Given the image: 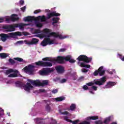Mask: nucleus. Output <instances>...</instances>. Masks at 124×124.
Segmentation results:
<instances>
[{
  "label": "nucleus",
  "mask_w": 124,
  "mask_h": 124,
  "mask_svg": "<svg viewBox=\"0 0 124 124\" xmlns=\"http://www.w3.org/2000/svg\"><path fill=\"white\" fill-rule=\"evenodd\" d=\"M118 56H119L120 59H121V61H123L124 62V56L123 57H122V55L120 54H118Z\"/></svg>",
  "instance_id": "obj_38"
},
{
  "label": "nucleus",
  "mask_w": 124,
  "mask_h": 124,
  "mask_svg": "<svg viewBox=\"0 0 124 124\" xmlns=\"http://www.w3.org/2000/svg\"><path fill=\"white\" fill-rule=\"evenodd\" d=\"M39 104H41L40 102H37V103L35 104V106H37L38 105H39Z\"/></svg>",
  "instance_id": "obj_49"
},
{
  "label": "nucleus",
  "mask_w": 124,
  "mask_h": 124,
  "mask_svg": "<svg viewBox=\"0 0 124 124\" xmlns=\"http://www.w3.org/2000/svg\"><path fill=\"white\" fill-rule=\"evenodd\" d=\"M28 82L31 83L33 86H37L39 87V86H44V85H48V80H33L31 79H28Z\"/></svg>",
  "instance_id": "obj_9"
},
{
  "label": "nucleus",
  "mask_w": 124,
  "mask_h": 124,
  "mask_svg": "<svg viewBox=\"0 0 124 124\" xmlns=\"http://www.w3.org/2000/svg\"><path fill=\"white\" fill-rule=\"evenodd\" d=\"M40 12H41V10L39 9V10H37L35 11L34 12V14H37V13H39Z\"/></svg>",
  "instance_id": "obj_46"
},
{
  "label": "nucleus",
  "mask_w": 124,
  "mask_h": 124,
  "mask_svg": "<svg viewBox=\"0 0 124 124\" xmlns=\"http://www.w3.org/2000/svg\"><path fill=\"white\" fill-rule=\"evenodd\" d=\"M4 20L3 18H0V23H2Z\"/></svg>",
  "instance_id": "obj_48"
},
{
  "label": "nucleus",
  "mask_w": 124,
  "mask_h": 124,
  "mask_svg": "<svg viewBox=\"0 0 124 124\" xmlns=\"http://www.w3.org/2000/svg\"><path fill=\"white\" fill-rule=\"evenodd\" d=\"M46 103H47V102H49V101L48 100H45Z\"/></svg>",
  "instance_id": "obj_54"
},
{
  "label": "nucleus",
  "mask_w": 124,
  "mask_h": 124,
  "mask_svg": "<svg viewBox=\"0 0 124 124\" xmlns=\"http://www.w3.org/2000/svg\"><path fill=\"white\" fill-rule=\"evenodd\" d=\"M82 72H83V73H87V72H88V71H89V70L88 69H86L85 68H83L81 70Z\"/></svg>",
  "instance_id": "obj_37"
},
{
  "label": "nucleus",
  "mask_w": 124,
  "mask_h": 124,
  "mask_svg": "<svg viewBox=\"0 0 124 124\" xmlns=\"http://www.w3.org/2000/svg\"><path fill=\"white\" fill-rule=\"evenodd\" d=\"M59 20H60L59 17H54L52 18V21H53L52 25L54 26V27H57V23L59 22Z\"/></svg>",
  "instance_id": "obj_23"
},
{
  "label": "nucleus",
  "mask_w": 124,
  "mask_h": 124,
  "mask_svg": "<svg viewBox=\"0 0 124 124\" xmlns=\"http://www.w3.org/2000/svg\"><path fill=\"white\" fill-rule=\"evenodd\" d=\"M98 116H91L87 117V120H98Z\"/></svg>",
  "instance_id": "obj_30"
},
{
  "label": "nucleus",
  "mask_w": 124,
  "mask_h": 124,
  "mask_svg": "<svg viewBox=\"0 0 124 124\" xmlns=\"http://www.w3.org/2000/svg\"><path fill=\"white\" fill-rule=\"evenodd\" d=\"M70 78L71 80H76V79H77V76L76 75V74H75V73H74L71 75Z\"/></svg>",
  "instance_id": "obj_27"
},
{
  "label": "nucleus",
  "mask_w": 124,
  "mask_h": 124,
  "mask_svg": "<svg viewBox=\"0 0 124 124\" xmlns=\"http://www.w3.org/2000/svg\"><path fill=\"white\" fill-rule=\"evenodd\" d=\"M8 54L6 53H0V57L1 59H5V58H7L8 57Z\"/></svg>",
  "instance_id": "obj_26"
},
{
  "label": "nucleus",
  "mask_w": 124,
  "mask_h": 124,
  "mask_svg": "<svg viewBox=\"0 0 124 124\" xmlns=\"http://www.w3.org/2000/svg\"><path fill=\"white\" fill-rule=\"evenodd\" d=\"M76 108V105L73 104L70 106V109L71 111H74Z\"/></svg>",
  "instance_id": "obj_29"
},
{
  "label": "nucleus",
  "mask_w": 124,
  "mask_h": 124,
  "mask_svg": "<svg viewBox=\"0 0 124 124\" xmlns=\"http://www.w3.org/2000/svg\"><path fill=\"white\" fill-rule=\"evenodd\" d=\"M64 121H66V122H69L70 123H72L73 124H77L79 122V120H76L74 121H72L70 120L69 119H68V117L67 116H64L63 118Z\"/></svg>",
  "instance_id": "obj_19"
},
{
  "label": "nucleus",
  "mask_w": 124,
  "mask_h": 124,
  "mask_svg": "<svg viewBox=\"0 0 124 124\" xmlns=\"http://www.w3.org/2000/svg\"><path fill=\"white\" fill-rule=\"evenodd\" d=\"M24 3H25V1H24V0H20L19 1V4H20V5H23Z\"/></svg>",
  "instance_id": "obj_45"
},
{
  "label": "nucleus",
  "mask_w": 124,
  "mask_h": 124,
  "mask_svg": "<svg viewBox=\"0 0 124 124\" xmlns=\"http://www.w3.org/2000/svg\"><path fill=\"white\" fill-rule=\"evenodd\" d=\"M65 51V49L64 48H61L60 49L59 52H64Z\"/></svg>",
  "instance_id": "obj_47"
},
{
  "label": "nucleus",
  "mask_w": 124,
  "mask_h": 124,
  "mask_svg": "<svg viewBox=\"0 0 124 124\" xmlns=\"http://www.w3.org/2000/svg\"><path fill=\"white\" fill-rule=\"evenodd\" d=\"M0 51H1V46H0Z\"/></svg>",
  "instance_id": "obj_55"
},
{
  "label": "nucleus",
  "mask_w": 124,
  "mask_h": 124,
  "mask_svg": "<svg viewBox=\"0 0 124 124\" xmlns=\"http://www.w3.org/2000/svg\"><path fill=\"white\" fill-rule=\"evenodd\" d=\"M3 115V111H2V112L0 111V116H2Z\"/></svg>",
  "instance_id": "obj_50"
},
{
  "label": "nucleus",
  "mask_w": 124,
  "mask_h": 124,
  "mask_svg": "<svg viewBox=\"0 0 124 124\" xmlns=\"http://www.w3.org/2000/svg\"><path fill=\"white\" fill-rule=\"evenodd\" d=\"M16 87H18L19 88H23L24 90L28 93H30L31 90H33L34 87L30 83H27L26 85H24L23 83L21 81H16L15 83Z\"/></svg>",
  "instance_id": "obj_8"
},
{
  "label": "nucleus",
  "mask_w": 124,
  "mask_h": 124,
  "mask_svg": "<svg viewBox=\"0 0 124 124\" xmlns=\"http://www.w3.org/2000/svg\"><path fill=\"white\" fill-rule=\"evenodd\" d=\"M22 35V33L21 32H11L8 33V34H0V40L4 42V41H6V39L9 38V37H13L14 38L16 36H21Z\"/></svg>",
  "instance_id": "obj_7"
},
{
  "label": "nucleus",
  "mask_w": 124,
  "mask_h": 124,
  "mask_svg": "<svg viewBox=\"0 0 124 124\" xmlns=\"http://www.w3.org/2000/svg\"><path fill=\"white\" fill-rule=\"evenodd\" d=\"M105 73V70L103 69V66H101L98 69V70H96L93 73V75L94 76H96L97 75H99L100 76H102L104 75Z\"/></svg>",
  "instance_id": "obj_12"
},
{
  "label": "nucleus",
  "mask_w": 124,
  "mask_h": 124,
  "mask_svg": "<svg viewBox=\"0 0 124 124\" xmlns=\"http://www.w3.org/2000/svg\"><path fill=\"white\" fill-rule=\"evenodd\" d=\"M7 115H8L9 117H10V113L7 112Z\"/></svg>",
  "instance_id": "obj_53"
},
{
  "label": "nucleus",
  "mask_w": 124,
  "mask_h": 124,
  "mask_svg": "<svg viewBox=\"0 0 124 124\" xmlns=\"http://www.w3.org/2000/svg\"><path fill=\"white\" fill-rule=\"evenodd\" d=\"M51 31L48 29H45L43 30L42 31L38 29L35 31V33H42L35 35V36L37 37H40V38H44L46 37V39L44 40L41 43V45L43 46H46V45H52V44H58L56 40H51L50 37H55L56 38H60V39H64V38H67L68 37L67 36H62L60 32H51Z\"/></svg>",
  "instance_id": "obj_1"
},
{
  "label": "nucleus",
  "mask_w": 124,
  "mask_h": 124,
  "mask_svg": "<svg viewBox=\"0 0 124 124\" xmlns=\"http://www.w3.org/2000/svg\"><path fill=\"white\" fill-rule=\"evenodd\" d=\"M6 75H9L11 73H19V71L13 69H8L4 72Z\"/></svg>",
  "instance_id": "obj_17"
},
{
  "label": "nucleus",
  "mask_w": 124,
  "mask_h": 124,
  "mask_svg": "<svg viewBox=\"0 0 124 124\" xmlns=\"http://www.w3.org/2000/svg\"><path fill=\"white\" fill-rule=\"evenodd\" d=\"M34 123L36 124H56L57 121L53 119V118H48L46 119H43L41 118H36L34 119Z\"/></svg>",
  "instance_id": "obj_6"
},
{
  "label": "nucleus",
  "mask_w": 124,
  "mask_h": 124,
  "mask_svg": "<svg viewBox=\"0 0 124 124\" xmlns=\"http://www.w3.org/2000/svg\"><path fill=\"white\" fill-rule=\"evenodd\" d=\"M95 124H103V122H102V121L99 120V121H96L95 122Z\"/></svg>",
  "instance_id": "obj_35"
},
{
  "label": "nucleus",
  "mask_w": 124,
  "mask_h": 124,
  "mask_svg": "<svg viewBox=\"0 0 124 124\" xmlns=\"http://www.w3.org/2000/svg\"><path fill=\"white\" fill-rule=\"evenodd\" d=\"M1 111H3V109H1Z\"/></svg>",
  "instance_id": "obj_57"
},
{
  "label": "nucleus",
  "mask_w": 124,
  "mask_h": 124,
  "mask_svg": "<svg viewBox=\"0 0 124 124\" xmlns=\"http://www.w3.org/2000/svg\"><path fill=\"white\" fill-rule=\"evenodd\" d=\"M26 8H27V7H26V6H25L21 8V10L23 12H25V11H26Z\"/></svg>",
  "instance_id": "obj_42"
},
{
  "label": "nucleus",
  "mask_w": 124,
  "mask_h": 124,
  "mask_svg": "<svg viewBox=\"0 0 124 124\" xmlns=\"http://www.w3.org/2000/svg\"><path fill=\"white\" fill-rule=\"evenodd\" d=\"M5 82L7 83V84H11V83H12V81L11 80H8L7 79H6L5 80Z\"/></svg>",
  "instance_id": "obj_34"
},
{
  "label": "nucleus",
  "mask_w": 124,
  "mask_h": 124,
  "mask_svg": "<svg viewBox=\"0 0 124 124\" xmlns=\"http://www.w3.org/2000/svg\"><path fill=\"white\" fill-rule=\"evenodd\" d=\"M93 82H90L88 83H86L87 86H89V87H91V86H93Z\"/></svg>",
  "instance_id": "obj_36"
},
{
  "label": "nucleus",
  "mask_w": 124,
  "mask_h": 124,
  "mask_svg": "<svg viewBox=\"0 0 124 124\" xmlns=\"http://www.w3.org/2000/svg\"><path fill=\"white\" fill-rule=\"evenodd\" d=\"M42 61H47L45 62L39 61L36 62V65H40V66L43 67H51L53 65V62H57L59 63H64L65 62H69L71 63H74V62H76L74 59H72V57L70 55L66 57H59L56 60L53 58H45L42 59Z\"/></svg>",
  "instance_id": "obj_2"
},
{
  "label": "nucleus",
  "mask_w": 124,
  "mask_h": 124,
  "mask_svg": "<svg viewBox=\"0 0 124 124\" xmlns=\"http://www.w3.org/2000/svg\"><path fill=\"white\" fill-rule=\"evenodd\" d=\"M53 70L50 68H44L42 70L40 71V75H48L49 73H51Z\"/></svg>",
  "instance_id": "obj_11"
},
{
  "label": "nucleus",
  "mask_w": 124,
  "mask_h": 124,
  "mask_svg": "<svg viewBox=\"0 0 124 124\" xmlns=\"http://www.w3.org/2000/svg\"><path fill=\"white\" fill-rule=\"evenodd\" d=\"M67 80L65 78H63L62 80H61L60 81V83H61L62 84L63 83H65V82H66Z\"/></svg>",
  "instance_id": "obj_40"
},
{
  "label": "nucleus",
  "mask_w": 124,
  "mask_h": 124,
  "mask_svg": "<svg viewBox=\"0 0 124 124\" xmlns=\"http://www.w3.org/2000/svg\"><path fill=\"white\" fill-rule=\"evenodd\" d=\"M53 16H61V14L56 12H53L50 14H47V17H45L44 16H39L37 17H34V16H27L23 18V21L25 22H30V23H32L34 21V25L37 28H42L43 26V22H46L47 19H50Z\"/></svg>",
  "instance_id": "obj_3"
},
{
  "label": "nucleus",
  "mask_w": 124,
  "mask_h": 124,
  "mask_svg": "<svg viewBox=\"0 0 124 124\" xmlns=\"http://www.w3.org/2000/svg\"><path fill=\"white\" fill-rule=\"evenodd\" d=\"M14 60H15L16 61H17V62H25V61H24L23 60V59L21 58H19V57H17V58H14Z\"/></svg>",
  "instance_id": "obj_31"
},
{
  "label": "nucleus",
  "mask_w": 124,
  "mask_h": 124,
  "mask_svg": "<svg viewBox=\"0 0 124 124\" xmlns=\"http://www.w3.org/2000/svg\"><path fill=\"white\" fill-rule=\"evenodd\" d=\"M39 92L40 93H46V91H45V90H44V89H40L39 90Z\"/></svg>",
  "instance_id": "obj_44"
},
{
  "label": "nucleus",
  "mask_w": 124,
  "mask_h": 124,
  "mask_svg": "<svg viewBox=\"0 0 124 124\" xmlns=\"http://www.w3.org/2000/svg\"><path fill=\"white\" fill-rule=\"evenodd\" d=\"M5 19L7 23H10L11 21L12 22L18 21V20H19V17H18V15L13 14L11 16H6Z\"/></svg>",
  "instance_id": "obj_10"
},
{
  "label": "nucleus",
  "mask_w": 124,
  "mask_h": 124,
  "mask_svg": "<svg viewBox=\"0 0 124 124\" xmlns=\"http://www.w3.org/2000/svg\"><path fill=\"white\" fill-rule=\"evenodd\" d=\"M51 104H46L45 106V110L46 111V112H50L51 111H53V109H52V108H51V106H50Z\"/></svg>",
  "instance_id": "obj_21"
},
{
  "label": "nucleus",
  "mask_w": 124,
  "mask_h": 124,
  "mask_svg": "<svg viewBox=\"0 0 124 124\" xmlns=\"http://www.w3.org/2000/svg\"><path fill=\"white\" fill-rule=\"evenodd\" d=\"M9 62H10V63H11V64H14V63H15V61L14 60H13L12 59L10 58L9 59Z\"/></svg>",
  "instance_id": "obj_32"
},
{
  "label": "nucleus",
  "mask_w": 124,
  "mask_h": 124,
  "mask_svg": "<svg viewBox=\"0 0 124 124\" xmlns=\"http://www.w3.org/2000/svg\"><path fill=\"white\" fill-rule=\"evenodd\" d=\"M24 43L27 45H33V44H37V43H38V40L36 38H33L31 41L27 40L24 41Z\"/></svg>",
  "instance_id": "obj_14"
},
{
  "label": "nucleus",
  "mask_w": 124,
  "mask_h": 124,
  "mask_svg": "<svg viewBox=\"0 0 124 124\" xmlns=\"http://www.w3.org/2000/svg\"><path fill=\"white\" fill-rule=\"evenodd\" d=\"M108 72L109 74H113V73H116V70L113 69L112 71H109Z\"/></svg>",
  "instance_id": "obj_39"
},
{
  "label": "nucleus",
  "mask_w": 124,
  "mask_h": 124,
  "mask_svg": "<svg viewBox=\"0 0 124 124\" xmlns=\"http://www.w3.org/2000/svg\"><path fill=\"white\" fill-rule=\"evenodd\" d=\"M27 26H31V24L18 23L5 25L3 27L5 32L14 31L16 28H18L20 31H23Z\"/></svg>",
  "instance_id": "obj_4"
},
{
  "label": "nucleus",
  "mask_w": 124,
  "mask_h": 124,
  "mask_svg": "<svg viewBox=\"0 0 124 124\" xmlns=\"http://www.w3.org/2000/svg\"><path fill=\"white\" fill-rule=\"evenodd\" d=\"M56 69L58 73H62L63 72H64V68L62 66H57Z\"/></svg>",
  "instance_id": "obj_20"
},
{
  "label": "nucleus",
  "mask_w": 124,
  "mask_h": 124,
  "mask_svg": "<svg viewBox=\"0 0 124 124\" xmlns=\"http://www.w3.org/2000/svg\"><path fill=\"white\" fill-rule=\"evenodd\" d=\"M31 26L32 27L33 25H31Z\"/></svg>",
  "instance_id": "obj_58"
},
{
  "label": "nucleus",
  "mask_w": 124,
  "mask_h": 124,
  "mask_svg": "<svg viewBox=\"0 0 124 124\" xmlns=\"http://www.w3.org/2000/svg\"><path fill=\"white\" fill-rule=\"evenodd\" d=\"M58 92H59V90L58 89H55L52 90L51 93H57Z\"/></svg>",
  "instance_id": "obj_41"
},
{
  "label": "nucleus",
  "mask_w": 124,
  "mask_h": 124,
  "mask_svg": "<svg viewBox=\"0 0 124 124\" xmlns=\"http://www.w3.org/2000/svg\"><path fill=\"white\" fill-rule=\"evenodd\" d=\"M105 82H106V78L103 77L96 80L94 82V84L95 85H97L98 86H103V85L105 84Z\"/></svg>",
  "instance_id": "obj_13"
},
{
  "label": "nucleus",
  "mask_w": 124,
  "mask_h": 124,
  "mask_svg": "<svg viewBox=\"0 0 124 124\" xmlns=\"http://www.w3.org/2000/svg\"><path fill=\"white\" fill-rule=\"evenodd\" d=\"M65 100V97L64 96H60L59 97H57L55 98V100L56 102L62 101Z\"/></svg>",
  "instance_id": "obj_24"
},
{
  "label": "nucleus",
  "mask_w": 124,
  "mask_h": 124,
  "mask_svg": "<svg viewBox=\"0 0 124 124\" xmlns=\"http://www.w3.org/2000/svg\"><path fill=\"white\" fill-rule=\"evenodd\" d=\"M97 90V87L95 86H93L91 88H89V92L90 93H92V94H93L94 93V92H93V91H96Z\"/></svg>",
  "instance_id": "obj_22"
},
{
  "label": "nucleus",
  "mask_w": 124,
  "mask_h": 124,
  "mask_svg": "<svg viewBox=\"0 0 124 124\" xmlns=\"http://www.w3.org/2000/svg\"><path fill=\"white\" fill-rule=\"evenodd\" d=\"M115 85H116L115 82L109 81L107 83V84L105 86L102 87V89H110V88L114 87Z\"/></svg>",
  "instance_id": "obj_15"
},
{
  "label": "nucleus",
  "mask_w": 124,
  "mask_h": 124,
  "mask_svg": "<svg viewBox=\"0 0 124 124\" xmlns=\"http://www.w3.org/2000/svg\"><path fill=\"white\" fill-rule=\"evenodd\" d=\"M25 124H26V123H25Z\"/></svg>",
  "instance_id": "obj_59"
},
{
  "label": "nucleus",
  "mask_w": 124,
  "mask_h": 124,
  "mask_svg": "<svg viewBox=\"0 0 124 124\" xmlns=\"http://www.w3.org/2000/svg\"><path fill=\"white\" fill-rule=\"evenodd\" d=\"M53 80L54 81V82H56V79H53Z\"/></svg>",
  "instance_id": "obj_56"
},
{
  "label": "nucleus",
  "mask_w": 124,
  "mask_h": 124,
  "mask_svg": "<svg viewBox=\"0 0 124 124\" xmlns=\"http://www.w3.org/2000/svg\"><path fill=\"white\" fill-rule=\"evenodd\" d=\"M110 121H111V117H108L105 119V120L104 121V124H108Z\"/></svg>",
  "instance_id": "obj_28"
},
{
  "label": "nucleus",
  "mask_w": 124,
  "mask_h": 124,
  "mask_svg": "<svg viewBox=\"0 0 124 124\" xmlns=\"http://www.w3.org/2000/svg\"><path fill=\"white\" fill-rule=\"evenodd\" d=\"M33 67H34V66L33 65H29L28 67H25V71L28 72V73H32V69H33Z\"/></svg>",
  "instance_id": "obj_18"
},
{
  "label": "nucleus",
  "mask_w": 124,
  "mask_h": 124,
  "mask_svg": "<svg viewBox=\"0 0 124 124\" xmlns=\"http://www.w3.org/2000/svg\"><path fill=\"white\" fill-rule=\"evenodd\" d=\"M83 89L84 90V91H87V90H90V88L88 87L87 85H84L83 86Z\"/></svg>",
  "instance_id": "obj_33"
},
{
  "label": "nucleus",
  "mask_w": 124,
  "mask_h": 124,
  "mask_svg": "<svg viewBox=\"0 0 124 124\" xmlns=\"http://www.w3.org/2000/svg\"><path fill=\"white\" fill-rule=\"evenodd\" d=\"M111 124H118V123H117V122H113L111 123Z\"/></svg>",
  "instance_id": "obj_51"
},
{
  "label": "nucleus",
  "mask_w": 124,
  "mask_h": 124,
  "mask_svg": "<svg viewBox=\"0 0 124 124\" xmlns=\"http://www.w3.org/2000/svg\"><path fill=\"white\" fill-rule=\"evenodd\" d=\"M85 79V77L82 76L80 77L78 81H83V80Z\"/></svg>",
  "instance_id": "obj_43"
},
{
  "label": "nucleus",
  "mask_w": 124,
  "mask_h": 124,
  "mask_svg": "<svg viewBox=\"0 0 124 124\" xmlns=\"http://www.w3.org/2000/svg\"><path fill=\"white\" fill-rule=\"evenodd\" d=\"M46 12H50V10H46Z\"/></svg>",
  "instance_id": "obj_52"
},
{
  "label": "nucleus",
  "mask_w": 124,
  "mask_h": 124,
  "mask_svg": "<svg viewBox=\"0 0 124 124\" xmlns=\"http://www.w3.org/2000/svg\"><path fill=\"white\" fill-rule=\"evenodd\" d=\"M58 108L59 112L61 115H68L69 114V112H68V111L62 112V110H67V109H64L63 108V106L60 105L58 107Z\"/></svg>",
  "instance_id": "obj_16"
},
{
  "label": "nucleus",
  "mask_w": 124,
  "mask_h": 124,
  "mask_svg": "<svg viewBox=\"0 0 124 124\" xmlns=\"http://www.w3.org/2000/svg\"><path fill=\"white\" fill-rule=\"evenodd\" d=\"M92 59V57L89 58L85 55H80L78 58H77V60L78 61V65L81 67H86V68H90L91 65L87 64L86 62H91Z\"/></svg>",
  "instance_id": "obj_5"
},
{
  "label": "nucleus",
  "mask_w": 124,
  "mask_h": 124,
  "mask_svg": "<svg viewBox=\"0 0 124 124\" xmlns=\"http://www.w3.org/2000/svg\"><path fill=\"white\" fill-rule=\"evenodd\" d=\"M17 73H15L13 74H11L8 76V77H9L10 78H14L15 77H18V75L17 74Z\"/></svg>",
  "instance_id": "obj_25"
}]
</instances>
